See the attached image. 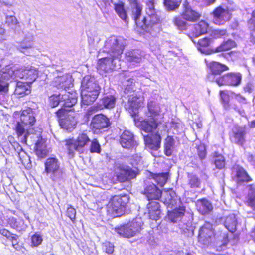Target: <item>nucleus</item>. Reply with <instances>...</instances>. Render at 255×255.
Instances as JSON below:
<instances>
[{"label": "nucleus", "instance_id": "nucleus-7", "mask_svg": "<svg viewBox=\"0 0 255 255\" xmlns=\"http://www.w3.org/2000/svg\"><path fill=\"white\" fill-rule=\"evenodd\" d=\"M57 120L61 128L69 131H72L76 127V122L74 117L68 115V111L63 108L55 112Z\"/></svg>", "mask_w": 255, "mask_h": 255}, {"label": "nucleus", "instance_id": "nucleus-63", "mask_svg": "<svg viewBox=\"0 0 255 255\" xmlns=\"http://www.w3.org/2000/svg\"><path fill=\"white\" fill-rule=\"evenodd\" d=\"M6 23L8 25H16L18 24V21L14 16H7L6 17Z\"/></svg>", "mask_w": 255, "mask_h": 255}, {"label": "nucleus", "instance_id": "nucleus-34", "mask_svg": "<svg viewBox=\"0 0 255 255\" xmlns=\"http://www.w3.org/2000/svg\"><path fill=\"white\" fill-rule=\"evenodd\" d=\"M150 176L151 178L154 179L158 185L162 187L167 181L169 174L168 172L160 173H150Z\"/></svg>", "mask_w": 255, "mask_h": 255}, {"label": "nucleus", "instance_id": "nucleus-43", "mask_svg": "<svg viewBox=\"0 0 255 255\" xmlns=\"http://www.w3.org/2000/svg\"><path fill=\"white\" fill-rule=\"evenodd\" d=\"M101 101L103 108H112L115 105L116 98L113 95H108L103 97Z\"/></svg>", "mask_w": 255, "mask_h": 255}, {"label": "nucleus", "instance_id": "nucleus-54", "mask_svg": "<svg viewBox=\"0 0 255 255\" xmlns=\"http://www.w3.org/2000/svg\"><path fill=\"white\" fill-rule=\"evenodd\" d=\"M248 24L253 27L251 33V36L255 41V11H253L251 14V18L248 21Z\"/></svg>", "mask_w": 255, "mask_h": 255}, {"label": "nucleus", "instance_id": "nucleus-49", "mask_svg": "<svg viewBox=\"0 0 255 255\" xmlns=\"http://www.w3.org/2000/svg\"><path fill=\"white\" fill-rule=\"evenodd\" d=\"M196 153L199 159L201 160L204 159L207 156V149L206 145L202 143L196 145Z\"/></svg>", "mask_w": 255, "mask_h": 255}, {"label": "nucleus", "instance_id": "nucleus-11", "mask_svg": "<svg viewBox=\"0 0 255 255\" xmlns=\"http://www.w3.org/2000/svg\"><path fill=\"white\" fill-rule=\"evenodd\" d=\"M180 15L184 20L192 23L198 21L202 16L201 13L194 9L187 0H185L182 4Z\"/></svg>", "mask_w": 255, "mask_h": 255}, {"label": "nucleus", "instance_id": "nucleus-23", "mask_svg": "<svg viewBox=\"0 0 255 255\" xmlns=\"http://www.w3.org/2000/svg\"><path fill=\"white\" fill-rule=\"evenodd\" d=\"M161 22L160 16L157 12H147V15L142 19V25L141 27L143 30L147 31L152 28L154 25L160 23Z\"/></svg>", "mask_w": 255, "mask_h": 255}, {"label": "nucleus", "instance_id": "nucleus-24", "mask_svg": "<svg viewBox=\"0 0 255 255\" xmlns=\"http://www.w3.org/2000/svg\"><path fill=\"white\" fill-rule=\"evenodd\" d=\"M20 121L22 124L29 127L35 125L36 122L35 114L31 108L28 107L22 111Z\"/></svg>", "mask_w": 255, "mask_h": 255}, {"label": "nucleus", "instance_id": "nucleus-17", "mask_svg": "<svg viewBox=\"0 0 255 255\" xmlns=\"http://www.w3.org/2000/svg\"><path fill=\"white\" fill-rule=\"evenodd\" d=\"M145 145L152 150L157 151L161 147L162 137L158 132L144 136Z\"/></svg>", "mask_w": 255, "mask_h": 255}, {"label": "nucleus", "instance_id": "nucleus-55", "mask_svg": "<svg viewBox=\"0 0 255 255\" xmlns=\"http://www.w3.org/2000/svg\"><path fill=\"white\" fill-rule=\"evenodd\" d=\"M31 240L32 246H38L41 244L43 241L42 236L37 233L31 236Z\"/></svg>", "mask_w": 255, "mask_h": 255}, {"label": "nucleus", "instance_id": "nucleus-41", "mask_svg": "<svg viewBox=\"0 0 255 255\" xmlns=\"http://www.w3.org/2000/svg\"><path fill=\"white\" fill-rule=\"evenodd\" d=\"M14 130L16 132V135L18 137L24 136L23 142L26 143L27 137L29 134L27 130H25L22 123L18 122L14 128Z\"/></svg>", "mask_w": 255, "mask_h": 255}, {"label": "nucleus", "instance_id": "nucleus-25", "mask_svg": "<svg viewBox=\"0 0 255 255\" xmlns=\"http://www.w3.org/2000/svg\"><path fill=\"white\" fill-rule=\"evenodd\" d=\"M119 142L124 148L129 149L135 145L133 134L128 130H125L121 134Z\"/></svg>", "mask_w": 255, "mask_h": 255}, {"label": "nucleus", "instance_id": "nucleus-47", "mask_svg": "<svg viewBox=\"0 0 255 255\" xmlns=\"http://www.w3.org/2000/svg\"><path fill=\"white\" fill-rule=\"evenodd\" d=\"M245 204L255 211V190L249 192L246 197Z\"/></svg>", "mask_w": 255, "mask_h": 255}, {"label": "nucleus", "instance_id": "nucleus-52", "mask_svg": "<svg viewBox=\"0 0 255 255\" xmlns=\"http://www.w3.org/2000/svg\"><path fill=\"white\" fill-rule=\"evenodd\" d=\"M66 216L70 218L71 221L75 223L76 222V209L71 205H69L66 211Z\"/></svg>", "mask_w": 255, "mask_h": 255}, {"label": "nucleus", "instance_id": "nucleus-62", "mask_svg": "<svg viewBox=\"0 0 255 255\" xmlns=\"http://www.w3.org/2000/svg\"><path fill=\"white\" fill-rule=\"evenodd\" d=\"M235 97L236 101L239 103L240 106L246 104L247 103V100L245 97L242 96L240 93L235 94V93H232Z\"/></svg>", "mask_w": 255, "mask_h": 255}, {"label": "nucleus", "instance_id": "nucleus-36", "mask_svg": "<svg viewBox=\"0 0 255 255\" xmlns=\"http://www.w3.org/2000/svg\"><path fill=\"white\" fill-rule=\"evenodd\" d=\"M237 220L233 215L227 216L224 221V225L229 231L234 233L237 228Z\"/></svg>", "mask_w": 255, "mask_h": 255}, {"label": "nucleus", "instance_id": "nucleus-30", "mask_svg": "<svg viewBox=\"0 0 255 255\" xmlns=\"http://www.w3.org/2000/svg\"><path fill=\"white\" fill-rule=\"evenodd\" d=\"M131 6L132 12L133 14V19L136 23L139 19L142 12V7L137 0H128Z\"/></svg>", "mask_w": 255, "mask_h": 255}, {"label": "nucleus", "instance_id": "nucleus-51", "mask_svg": "<svg viewBox=\"0 0 255 255\" xmlns=\"http://www.w3.org/2000/svg\"><path fill=\"white\" fill-rule=\"evenodd\" d=\"M147 109L148 112L153 116L159 115L160 110L157 109L156 104L153 101H148L147 103Z\"/></svg>", "mask_w": 255, "mask_h": 255}, {"label": "nucleus", "instance_id": "nucleus-33", "mask_svg": "<svg viewBox=\"0 0 255 255\" xmlns=\"http://www.w3.org/2000/svg\"><path fill=\"white\" fill-rule=\"evenodd\" d=\"M219 96L221 103L223 107L226 110H228L232 108L230 103V96L227 90H220Z\"/></svg>", "mask_w": 255, "mask_h": 255}, {"label": "nucleus", "instance_id": "nucleus-14", "mask_svg": "<svg viewBox=\"0 0 255 255\" xmlns=\"http://www.w3.org/2000/svg\"><path fill=\"white\" fill-rule=\"evenodd\" d=\"M211 15L213 22L218 25L224 24L230 18L231 14L228 9H224L221 6L216 7Z\"/></svg>", "mask_w": 255, "mask_h": 255}, {"label": "nucleus", "instance_id": "nucleus-27", "mask_svg": "<svg viewBox=\"0 0 255 255\" xmlns=\"http://www.w3.org/2000/svg\"><path fill=\"white\" fill-rule=\"evenodd\" d=\"M196 206L197 210L202 215L207 214L213 210L212 204L205 198L197 200Z\"/></svg>", "mask_w": 255, "mask_h": 255}, {"label": "nucleus", "instance_id": "nucleus-48", "mask_svg": "<svg viewBox=\"0 0 255 255\" xmlns=\"http://www.w3.org/2000/svg\"><path fill=\"white\" fill-rule=\"evenodd\" d=\"M175 194V193L171 189L165 191L163 194V203L165 204H172Z\"/></svg>", "mask_w": 255, "mask_h": 255}, {"label": "nucleus", "instance_id": "nucleus-19", "mask_svg": "<svg viewBox=\"0 0 255 255\" xmlns=\"http://www.w3.org/2000/svg\"><path fill=\"white\" fill-rule=\"evenodd\" d=\"M186 207L184 205L175 207L167 211L165 218L168 221L173 223L181 221L185 216Z\"/></svg>", "mask_w": 255, "mask_h": 255}, {"label": "nucleus", "instance_id": "nucleus-22", "mask_svg": "<svg viewBox=\"0 0 255 255\" xmlns=\"http://www.w3.org/2000/svg\"><path fill=\"white\" fill-rule=\"evenodd\" d=\"M149 219L157 221L161 217V206L157 201H150L146 206Z\"/></svg>", "mask_w": 255, "mask_h": 255}, {"label": "nucleus", "instance_id": "nucleus-9", "mask_svg": "<svg viewBox=\"0 0 255 255\" xmlns=\"http://www.w3.org/2000/svg\"><path fill=\"white\" fill-rule=\"evenodd\" d=\"M242 80V75L240 72H228L220 76L217 85L219 87H237L241 84Z\"/></svg>", "mask_w": 255, "mask_h": 255}, {"label": "nucleus", "instance_id": "nucleus-50", "mask_svg": "<svg viewBox=\"0 0 255 255\" xmlns=\"http://www.w3.org/2000/svg\"><path fill=\"white\" fill-rule=\"evenodd\" d=\"M90 145L89 150L91 153H98L99 154L101 151V147L97 138H93L92 140H90Z\"/></svg>", "mask_w": 255, "mask_h": 255}, {"label": "nucleus", "instance_id": "nucleus-29", "mask_svg": "<svg viewBox=\"0 0 255 255\" xmlns=\"http://www.w3.org/2000/svg\"><path fill=\"white\" fill-rule=\"evenodd\" d=\"M128 104L132 110H138L141 107L144 103L143 97H140L137 95H130L128 99Z\"/></svg>", "mask_w": 255, "mask_h": 255}, {"label": "nucleus", "instance_id": "nucleus-2", "mask_svg": "<svg viewBox=\"0 0 255 255\" xmlns=\"http://www.w3.org/2000/svg\"><path fill=\"white\" fill-rule=\"evenodd\" d=\"M63 141L68 154L73 156L75 151L80 154L83 153L84 147L90 142V139L86 133L83 132L78 135L75 140L71 138L66 139Z\"/></svg>", "mask_w": 255, "mask_h": 255}, {"label": "nucleus", "instance_id": "nucleus-31", "mask_svg": "<svg viewBox=\"0 0 255 255\" xmlns=\"http://www.w3.org/2000/svg\"><path fill=\"white\" fill-rule=\"evenodd\" d=\"M236 42L232 39H228L223 41L218 46L214 49L215 52H224L229 51L236 47Z\"/></svg>", "mask_w": 255, "mask_h": 255}, {"label": "nucleus", "instance_id": "nucleus-39", "mask_svg": "<svg viewBox=\"0 0 255 255\" xmlns=\"http://www.w3.org/2000/svg\"><path fill=\"white\" fill-rule=\"evenodd\" d=\"M0 234L10 240L12 243L13 247L17 249L16 246L17 244V240L18 236L16 234L12 233L5 228H0Z\"/></svg>", "mask_w": 255, "mask_h": 255}, {"label": "nucleus", "instance_id": "nucleus-40", "mask_svg": "<svg viewBox=\"0 0 255 255\" xmlns=\"http://www.w3.org/2000/svg\"><path fill=\"white\" fill-rule=\"evenodd\" d=\"M27 86H29V85L27 84L26 85L25 83L18 82L15 90V94L19 97H22L28 94L30 92V90L27 87Z\"/></svg>", "mask_w": 255, "mask_h": 255}, {"label": "nucleus", "instance_id": "nucleus-64", "mask_svg": "<svg viewBox=\"0 0 255 255\" xmlns=\"http://www.w3.org/2000/svg\"><path fill=\"white\" fill-rule=\"evenodd\" d=\"M214 34L218 37H221L227 35V31L225 29H216L214 31Z\"/></svg>", "mask_w": 255, "mask_h": 255}, {"label": "nucleus", "instance_id": "nucleus-46", "mask_svg": "<svg viewBox=\"0 0 255 255\" xmlns=\"http://www.w3.org/2000/svg\"><path fill=\"white\" fill-rule=\"evenodd\" d=\"M211 43V39L209 38L204 37L200 39L197 44V48L200 51L203 52L209 47Z\"/></svg>", "mask_w": 255, "mask_h": 255}, {"label": "nucleus", "instance_id": "nucleus-37", "mask_svg": "<svg viewBox=\"0 0 255 255\" xmlns=\"http://www.w3.org/2000/svg\"><path fill=\"white\" fill-rule=\"evenodd\" d=\"M174 145V139L172 136H167L164 143V153L167 156L172 154V148Z\"/></svg>", "mask_w": 255, "mask_h": 255}, {"label": "nucleus", "instance_id": "nucleus-13", "mask_svg": "<svg viewBox=\"0 0 255 255\" xmlns=\"http://www.w3.org/2000/svg\"><path fill=\"white\" fill-rule=\"evenodd\" d=\"M215 236L212 225L209 222H206L200 228L198 233V240L204 244L212 242Z\"/></svg>", "mask_w": 255, "mask_h": 255}, {"label": "nucleus", "instance_id": "nucleus-32", "mask_svg": "<svg viewBox=\"0 0 255 255\" xmlns=\"http://www.w3.org/2000/svg\"><path fill=\"white\" fill-rule=\"evenodd\" d=\"M114 59L111 57H103L99 59L97 63V69L104 72H107L110 68V65Z\"/></svg>", "mask_w": 255, "mask_h": 255}, {"label": "nucleus", "instance_id": "nucleus-42", "mask_svg": "<svg viewBox=\"0 0 255 255\" xmlns=\"http://www.w3.org/2000/svg\"><path fill=\"white\" fill-rule=\"evenodd\" d=\"M186 21L184 20L181 15L175 16L172 19V23L178 30H184L187 29V23Z\"/></svg>", "mask_w": 255, "mask_h": 255}, {"label": "nucleus", "instance_id": "nucleus-21", "mask_svg": "<svg viewBox=\"0 0 255 255\" xmlns=\"http://www.w3.org/2000/svg\"><path fill=\"white\" fill-rule=\"evenodd\" d=\"M209 25L205 20H202L198 23L193 25L192 29L189 31L188 35L190 37L196 38L202 35L206 34L209 29Z\"/></svg>", "mask_w": 255, "mask_h": 255}, {"label": "nucleus", "instance_id": "nucleus-38", "mask_svg": "<svg viewBox=\"0 0 255 255\" xmlns=\"http://www.w3.org/2000/svg\"><path fill=\"white\" fill-rule=\"evenodd\" d=\"M114 10L118 15L124 21L127 19V13L123 2L121 1L114 4Z\"/></svg>", "mask_w": 255, "mask_h": 255}, {"label": "nucleus", "instance_id": "nucleus-16", "mask_svg": "<svg viewBox=\"0 0 255 255\" xmlns=\"http://www.w3.org/2000/svg\"><path fill=\"white\" fill-rule=\"evenodd\" d=\"M106 47L108 49V53L111 55L113 59H115L121 56L124 51V46L117 39L110 40L106 42Z\"/></svg>", "mask_w": 255, "mask_h": 255}, {"label": "nucleus", "instance_id": "nucleus-61", "mask_svg": "<svg viewBox=\"0 0 255 255\" xmlns=\"http://www.w3.org/2000/svg\"><path fill=\"white\" fill-rule=\"evenodd\" d=\"M103 109V107H102V105H97L96 106H93L91 107H90L86 112V115L88 116H89L93 114L98 112L99 110H101Z\"/></svg>", "mask_w": 255, "mask_h": 255}, {"label": "nucleus", "instance_id": "nucleus-20", "mask_svg": "<svg viewBox=\"0 0 255 255\" xmlns=\"http://www.w3.org/2000/svg\"><path fill=\"white\" fill-rule=\"evenodd\" d=\"M160 122L153 118L144 119L140 121L138 126L140 129L146 133H152L155 131L159 125Z\"/></svg>", "mask_w": 255, "mask_h": 255}, {"label": "nucleus", "instance_id": "nucleus-3", "mask_svg": "<svg viewBox=\"0 0 255 255\" xmlns=\"http://www.w3.org/2000/svg\"><path fill=\"white\" fill-rule=\"evenodd\" d=\"M143 225V223L140 219H136L115 227V230L121 237L130 238L140 232Z\"/></svg>", "mask_w": 255, "mask_h": 255}, {"label": "nucleus", "instance_id": "nucleus-8", "mask_svg": "<svg viewBox=\"0 0 255 255\" xmlns=\"http://www.w3.org/2000/svg\"><path fill=\"white\" fill-rule=\"evenodd\" d=\"M247 133L245 125H236L229 133V140L232 144L243 147L246 142Z\"/></svg>", "mask_w": 255, "mask_h": 255}, {"label": "nucleus", "instance_id": "nucleus-53", "mask_svg": "<svg viewBox=\"0 0 255 255\" xmlns=\"http://www.w3.org/2000/svg\"><path fill=\"white\" fill-rule=\"evenodd\" d=\"M60 103V95H52L49 98L50 106L53 108L57 107Z\"/></svg>", "mask_w": 255, "mask_h": 255}, {"label": "nucleus", "instance_id": "nucleus-10", "mask_svg": "<svg viewBox=\"0 0 255 255\" xmlns=\"http://www.w3.org/2000/svg\"><path fill=\"white\" fill-rule=\"evenodd\" d=\"M209 72L207 76L208 81L218 84V80L222 73L229 70V67L219 62L212 61L208 65Z\"/></svg>", "mask_w": 255, "mask_h": 255}, {"label": "nucleus", "instance_id": "nucleus-26", "mask_svg": "<svg viewBox=\"0 0 255 255\" xmlns=\"http://www.w3.org/2000/svg\"><path fill=\"white\" fill-rule=\"evenodd\" d=\"M38 76V71L34 68H25L22 71L21 78L24 79L28 85L33 83Z\"/></svg>", "mask_w": 255, "mask_h": 255}, {"label": "nucleus", "instance_id": "nucleus-28", "mask_svg": "<svg viewBox=\"0 0 255 255\" xmlns=\"http://www.w3.org/2000/svg\"><path fill=\"white\" fill-rule=\"evenodd\" d=\"M85 90H82L81 92V103L84 105H90L94 103L98 98L100 92L86 93Z\"/></svg>", "mask_w": 255, "mask_h": 255}, {"label": "nucleus", "instance_id": "nucleus-59", "mask_svg": "<svg viewBox=\"0 0 255 255\" xmlns=\"http://www.w3.org/2000/svg\"><path fill=\"white\" fill-rule=\"evenodd\" d=\"M7 224L12 228L16 229L19 227V222L17 219L13 217L10 216L7 220Z\"/></svg>", "mask_w": 255, "mask_h": 255}, {"label": "nucleus", "instance_id": "nucleus-60", "mask_svg": "<svg viewBox=\"0 0 255 255\" xmlns=\"http://www.w3.org/2000/svg\"><path fill=\"white\" fill-rule=\"evenodd\" d=\"M155 0H148L146 3V13L147 12H155Z\"/></svg>", "mask_w": 255, "mask_h": 255}, {"label": "nucleus", "instance_id": "nucleus-57", "mask_svg": "<svg viewBox=\"0 0 255 255\" xmlns=\"http://www.w3.org/2000/svg\"><path fill=\"white\" fill-rule=\"evenodd\" d=\"M36 155L40 158H44L47 155V151L42 147H36L35 149Z\"/></svg>", "mask_w": 255, "mask_h": 255}, {"label": "nucleus", "instance_id": "nucleus-4", "mask_svg": "<svg viewBox=\"0 0 255 255\" xmlns=\"http://www.w3.org/2000/svg\"><path fill=\"white\" fill-rule=\"evenodd\" d=\"M115 169L118 171L116 175L117 181L121 183L130 181L136 178L139 174L137 168H131L128 165L119 163L115 166Z\"/></svg>", "mask_w": 255, "mask_h": 255}, {"label": "nucleus", "instance_id": "nucleus-12", "mask_svg": "<svg viewBox=\"0 0 255 255\" xmlns=\"http://www.w3.org/2000/svg\"><path fill=\"white\" fill-rule=\"evenodd\" d=\"M141 193L150 202L159 200L162 197V191L153 183H145Z\"/></svg>", "mask_w": 255, "mask_h": 255}, {"label": "nucleus", "instance_id": "nucleus-35", "mask_svg": "<svg viewBox=\"0 0 255 255\" xmlns=\"http://www.w3.org/2000/svg\"><path fill=\"white\" fill-rule=\"evenodd\" d=\"M212 157L215 158L214 163L218 169H223L225 168L226 160L224 156L218 151H215L212 154Z\"/></svg>", "mask_w": 255, "mask_h": 255}, {"label": "nucleus", "instance_id": "nucleus-45", "mask_svg": "<svg viewBox=\"0 0 255 255\" xmlns=\"http://www.w3.org/2000/svg\"><path fill=\"white\" fill-rule=\"evenodd\" d=\"M182 0H164L163 3L168 11L174 10L177 8Z\"/></svg>", "mask_w": 255, "mask_h": 255}, {"label": "nucleus", "instance_id": "nucleus-18", "mask_svg": "<svg viewBox=\"0 0 255 255\" xmlns=\"http://www.w3.org/2000/svg\"><path fill=\"white\" fill-rule=\"evenodd\" d=\"M81 89L85 90L86 93L92 91L94 92H100L101 88L93 77L86 75L83 77L81 82Z\"/></svg>", "mask_w": 255, "mask_h": 255}, {"label": "nucleus", "instance_id": "nucleus-58", "mask_svg": "<svg viewBox=\"0 0 255 255\" xmlns=\"http://www.w3.org/2000/svg\"><path fill=\"white\" fill-rule=\"evenodd\" d=\"M103 250L105 253L111 254L114 252V246L110 242H106L103 245Z\"/></svg>", "mask_w": 255, "mask_h": 255}, {"label": "nucleus", "instance_id": "nucleus-6", "mask_svg": "<svg viewBox=\"0 0 255 255\" xmlns=\"http://www.w3.org/2000/svg\"><path fill=\"white\" fill-rule=\"evenodd\" d=\"M230 170L231 179L237 185H241L253 181V178L247 171L239 164L233 165Z\"/></svg>", "mask_w": 255, "mask_h": 255}, {"label": "nucleus", "instance_id": "nucleus-1", "mask_svg": "<svg viewBox=\"0 0 255 255\" xmlns=\"http://www.w3.org/2000/svg\"><path fill=\"white\" fill-rule=\"evenodd\" d=\"M129 201V196L126 194L112 196L106 205L107 214L112 218L120 217Z\"/></svg>", "mask_w": 255, "mask_h": 255}, {"label": "nucleus", "instance_id": "nucleus-44", "mask_svg": "<svg viewBox=\"0 0 255 255\" xmlns=\"http://www.w3.org/2000/svg\"><path fill=\"white\" fill-rule=\"evenodd\" d=\"M188 177V184L191 188H200L201 187V181L197 175L190 174Z\"/></svg>", "mask_w": 255, "mask_h": 255}, {"label": "nucleus", "instance_id": "nucleus-5", "mask_svg": "<svg viewBox=\"0 0 255 255\" xmlns=\"http://www.w3.org/2000/svg\"><path fill=\"white\" fill-rule=\"evenodd\" d=\"M109 118L102 113L94 115L90 123V128L94 134H98L107 130L111 126Z\"/></svg>", "mask_w": 255, "mask_h": 255}, {"label": "nucleus", "instance_id": "nucleus-15", "mask_svg": "<svg viewBox=\"0 0 255 255\" xmlns=\"http://www.w3.org/2000/svg\"><path fill=\"white\" fill-rule=\"evenodd\" d=\"M44 172L47 175L55 176L60 173V163L56 157L47 158L44 162Z\"/></svg>", "mask_w": 255, "mask_h": 255}, {"label": "nucleus", "instance_id": "nucleus-56", "mask_svg": "<svg viewBox=\"0 0 255 255\" xmlns=\"http://www.w3.org/2000/svg\"><path fill=\"white\" fill-rule=\"evenodd\" d=\"M77 102V97L76 96L71 95V97H68L64 102V106L66 107H72Z\"/></svg>", "mask_w": 255, "mask_h": 255}]
</instances>
